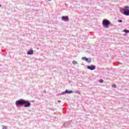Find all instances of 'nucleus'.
<instances>
[{"label": "nucleus", "mask_w": 129, "mask_h": 129, "mask_svg": "<svg viewBox=\"0 0 129 129\" xmlns=\"http://www.w3.org/2000/svg\"><path fill=\"white\" fill-rule=\"evenodd\" d=\"M15 104L17 105V106L25 104L24 105V107H30V106H31V103L29 102V101H26L23 99L17 101Z\"/></svg>", "instance_id": "f257e3e1"}, {"label": "nucleus", "mask_w": 129, "mask_h": 129, "mask_svg": "<svg viewBox=\"0 0 129 129\" xmlns=\"http://www.w3.org/2000/svg\"><path fill=\"white\" fill-rule=\"evenodd\" d=\"M123 10L124 11L123 15H124V16H129V7L124 6Z\"/></svg>", "instance_id": "f03ea898"}, {"label": "nucleus", "mask_w": 129, "mask_h": 129, "mask_svg": "<svg viewBox=\"0 0 129 129\" xmlns=\"http://www.w3.org/2000/svg\"><path fill=\"white\" fill-rule=\"evenodd\" d=\"M102 25L104 27H108V26L110 25V21L107 19H104L102 22Z\"/></svg>", "instance_id": "7ed1b4c3"}, {"label": "nucleus", "mask_w": 129, "mask_h": 129, "mask_svg": "<svg viewBox=\"0 0 129 129\" xmlns=\"http://www.w3.org/2000/svg\"><path fill=\"white\" fill-rule=\"evenodd\" d=\"M61 20L62 21H64V22H68L69 21V18L68 16H62Z\"/></svg>", "instance_id": "20e7f679"}, {"label": "nucleus", "mask_w": 129, "mask_h": 129, "mask_svg": "<svg viewBox=\"0 0 129 129\" xmlns=\"http://www.w3.org/2000/svg\"><path fill=\"white\" fill-rule=\"evenodd\" d=\"M87 68L88 69H90V70H94V69H95V66H87Z\"/></svg>", "instance_id": "39448f33"}, {"label": "nucleus", "mask_w": 129, "mask_h": 129, "mask_svg": "<svg viewBox=\"0 0 129 129\" xmlns=\"http://www.w3.org/2000/svg\"><path fill=\"white\" fill-rule=\"evenodd\" d=\"M34 54V50L32 49L27 52V55H33Z\"/></svg>", "instance_id": "423d86ee"}, {"label": "nucleus", "mask_w": 129, "mask_h": 129, "mask_svg": "<svg viewBox=\"0 0 129 129\" xmlns=\"http://www.w3.org/2000/svg\"><path fill=\"white\" fill-rule=\"evenodd\" d=\"M73 93V91L71 90V91H69L68 90H66L65 91V93Z\"/></svg>", "instance_id": "0eeeda50"}, {"label": "nucleus", "mask_w": 129, "mask_h": 129, "mask_svg": "<svg viewBox=\"0 0 129 129\" xmlns=\"http://www.w3.org/2000/svg\"><path fill=\"white\" fill-rule=\"evenodd\" d=\"M86 61H87L89 63H90V62H91V59H90V58H87Z\"/></svg>", "instance_id": "6e6552de"}, {"label": "nucleus", "mask_w": 129, "mask_h": 129, "mask_svg": "<svg viewBox=\"0 0 129 129\" xmlns=\"http://www.w3.org/2000/svg\"><path fill=\"white\" fill-rule=\"evenodd\" d=\"M123 32H124V33H129V30H127V29H124L123 30Z\"/></svg>", "instance_id": "1a4fd4ad"}, {"label": "nucleus", "mask_w": 129, "mask_h": 129, "mask_svg": "<svg viewBox=\"0 0 129 129\" xmlns=\"http://www.w3.org/2000/svg\"><path fill=\"white\" fill-rule=\"evenodd\" d=\"M73 64H74V65H75L76 64H77V61H76V60H73Z\"/></svg>", "instance_id": "9d476101"}, {"label": "nucleus", "mask_w": 129, "mask_h": 129, "mask_svg": "<svg viewBox=\"0 0 129 129\" xmlns=\"http://www.w3.org/2000/svg\"><path fill=\"white\" fill-rule=\"evenodd\" d=\"M82 59L83 60H85V61H86V60H87V58H86V57H83L82 58Z\"/></svg>", "instance_id": "9b49d317"}, {"label": "nucleus", "mask_w": 129, "mask_h": 129, "mask_svg": "<svg viewBox=\"0 0 129 129\" xmlns=\"http://www.w3.org/2000/svg\"><path fill=\"white\" fill-rule=\"evenodd\" d=\"M112 87H113V88H116V85H115V84L112 85Z\"/></svg>", "instance_id": "f8f14e48"}, {"label": "nucleus", "mask_w": 129, "mask_h": 129, "mask_svg": "<svg viewBox=\"0 0 129 129\" xmlns=\"http://www.w3.org/2000/svg\"><path fill=\"white\" fill-rule=\"evenodd\" d=\"M99 82H100V83H103V80L101 79L99 80Z\"/></svg>", "instance_id": "ddd939ff"}, {"label": "nucleus", "mask_w": 129, "mask_h": 129, "mask_svg": "<svg viewBox=\"0 0 129 129\" xmlns=\"http://www.w3.org/2000/svg\"><path fill=\"white\" fill-rule=\"evenodd\" d=\"M119 23H122V20H118Z\"/></svg>", "instance_id": "4468645a"}, {"label": "nucleus", "mask_w": 129, "mask_h": 129, "mask_svg": "<svg viewBox=\"0 0 129 129\" xmlns=\"http://www.w3.org/2000/svg\"><path fill=\"white\" fill-rule=\"evenodd\" d=\"M2 129H7V127L4 126Z\"/></svg>", "instance_id": "2eb2a0df"}, {"label": "nucleus", "mask_w": 129, "mask_h": 129, "mask_svg": "<svg viewBox=\"0 0 129 129\" xmlns=\"http://www.w3.org/2000/svg\"><path fill=\"white\" fill-rule=\"evenodd\" d=\"M49 2H50V1H51V0H48Z\"/></svg>", "instance_id": "dca6fc26"}, {"label": "nucleus", "mask_w": 129, "mask_h": 129, "mask_svg": "<svg viewBox=\"0 0 129 129\" xmlns=\"http://www.w3.org/2000/svg\"><path fill=\"white\" fill-rule=\"evenodd\" d=\"M0 7H2V5H0Z\"/></svg>", "instance_id": "f3484780"}]
</instances>
